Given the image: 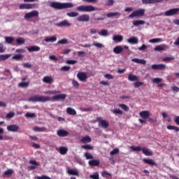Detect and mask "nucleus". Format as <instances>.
Here are the masks:
<instances>
[{
	"label": "nucleus",
	"mask_w": 179,
	"mask_h": 179,
	"mask_svg": "<svg viewBox=\"0 0 179 179\" xmlns=\"http://www.w3.org/2000/svg\"><path fill=\"white\" fill-rule=\"evenodd\" d=\"M41 48L38 46H30L27 48L29 52H37V51H40Z\"/></svg>",
	"instance_id": "nucleus-22"
},
{
	"label": "nucleus",
	"mask_w": 179,
	"mask_h": 179,
	"mask_svg": "<svg viewBox=\"0 0 179 179\" xmlns=\"http://www.w3.org/2000/svg\"><path fill=\"white\" fill-rule=\"evenodd\" d=\"M90 178H92V179H100L98 173H94V174H93V175H90Z\"/></svg>",
	"instance_id": "nucleus-60"
},
{
	"label": "nucleus",
	"mask_w": 179,
	"mask_h": 179,
	"mask_svg": "<svg viewBox=\"0 0 179 179\" xmlns=\"http://www.w3.org/2000/svg\"><path fill=\"white\" fill-rule=\"evenodd\" d=\"M58 152L60 153V155H66V153H68V148L61 146L59 148Z\"/></svg>",
	"instance_id": "nucleus-25"
},
{
	"label": "nucleus",
	"mask_w": 179,
	"mask_h": 179,
	"mask_svg": "<svg viewBox=\"0 0 179 179\" xmlns=\"http://www.w3.org/2000/svg\"><path fill=\"white\" fill-rule=\"evenodd\" d=\"M8 131H10V132H16V131L19 130V126L16 124H11L7 127Z\"/></svg>",
	"instance_id": "nucleus-17"
},
{
	"label": "nucleus",
	"mask_w": 179,
	"mask_h": 179,
	"mask_svg": "<svg viewBox=\"0 0 179 179\" xmlns=\"http://www.w3.org/2000/svg\"><path fill=\"white\" fill-rule=\"evenodd\" d=\"M112 113L113 114H119L120 115H122V114H124V113L122 112V110H121L120 108H115L112 110Z\"/></svg>",
	"instance_id": "nucleus-42"
},
{
	"label": "nucleus",
	"mask_w": 179,
	"mask_h": 179,
	"mask_svg": "<svg viewBox=\"0 0 179 179\" xmlns=\"http://www.w3.org/2000/svg\"><path fill=\"white\" fill-rule=\"evenodd\" d=\"M16 43L17 45H23V44L26 43V40L24 39V38L20 37L16 39Z\"/></svg>",
	"instance_id": "nucleus-30"
},
{
	"label": "nucleus",
	"mask_w": 179,
	"mask_h": 179,
	"mask_svg": "<svg viewBox=\"0 0 179 179\" xmlns=\"http://www.w3.org/2000/svg\"><path fill=\"white\" fill-rule=\"evenodd\" d=\"M5 41L7 44H12L15 41V37L13 36H6Z\"/></svg>",
	"instance_id": "nucleus-31"
},
{
	"label": "nucleus",
	"mask_w": 179,
	"mask_h": 179,
	"mask_svg": "<svg viewBox=\"0 0 179 179\" xmlns=\"http://www.w3.org/2000/svg\"><path fill=\"white\" fill-rule=\"evenodd\" d=\"M148 46L145 44H143L141 47L138 48L139 51H145V50H147Z\"/></svg>",
	"instance_id": "nucleus-62"
},
{
	"label": "nucleus",
	"mask_w": 179,
	"mask_h": 179,
	"mask_svg": "<svg viewBox=\"0 0 179 179\" xmlns=\"http://www.w3.org/2000/svg\"><path fill=\"white\" fill-rule=\"evenodd\" d=\"M78 22H89L90 16L89 15L83 14L77 17Z\"/></svg>",
	"instance_id": "nucleus-12"
},
{
	"label": "nucleus",
	"mask_w": 179,
	"mask_h": 179,
	"mask_svg": "<svg viewBox=\"0 0 179 179\" xmlns=\"http://www.w3.org/2000/svg\"><path fill=\"white\" fill-rule=\"evenodd\" d=\"M66 113L69 114V115H76V110L71 107L66 108Z\"/></svg>",
	"instance_id": "nucleus-28"
},
{
	"label": "nucleus",
	"mask_w": 179,
	"mask_h": 179,
	"mask_svg": "<svg viewBox=\"0 0 179 179\" xmlns=\"http://www.w3.org/2000/svg\"><path fill=\"white\" fill-rule=\"evenodd\" d=\"M99 36H103L104 37H106V36H108V31L107 29H102L99 33Z\"/></svg>",
	"instance_id": "nucleus-41"
},
{
	"label": "nucleus",
	"mask_w": 179,
	"mask_h": 179,
	"mask_svg": "<svg viewBox=\"0 0 179 179\" xmlns=\"http://www.w3.org/2000/svg\"><path fill=\"white\" fill-rule=\"evenodd\" d=\"M130 149L132 150L133 152H141L142 150V148L141 146H131Z\"/></svg>",
	"instance_id": "nucleus-39"
},
{
	"label": "nucleus",
	"mask_w": 179,
	"mask_h": 179,
	"mask_svg": "<svg viewBox=\"0 0 179 179\" xmlns=\"http://www.w3.org/2000/svg\"><path fill=\"white\" fill-rule=\"evenodd\" d=\"M155 51H164L166 49L161 45H157L154 48Z\"/></svg>",
	"instance_id": "nucleus-55"
},
{
	"label": "nucleus",
	"mask_w": 179,
	"mask_h": 179,
	"mask_svg": "<svg viewBox=\"0 0 179 179\" xmlns=\"http://www.w3.org/2000/svg\"><path fill=\"white\" fill-rule=\"evenodd\" d=\"M56 25L58 27H71L72 26V24L71 22H68V20H64L59 23H57Z\"/></svg>",
	"instance_id": "nucleus-11"
},
{
	"label": "nucleus",
	"mask_w": 179,
	"mask_h": 179,
	"mask_svg": "<svg viewBox=\"0 0 179 179\" xmlns=\"http://www.w3.org/2000/svg\"><path fill=\"white\" fill-rule=\"evenodd\" d=\"M179 12V8H171L169 10H166L164 13L165 16H173L177 15Z\"/></svg>",
	"instance_id": "nucleus-8"
},
{
	"label": "nucleus",
	"mask_w": 179,
	"mask_h": 179,
	"mask_svg": "<svg viewBox=\"0 0 179 179\" xmlns=\"http://www.w3.org/2000/svg\"><path fill=\"white\" fill-rule=\"evenodd\" d=\"M142 3L144 5H148V4H150V3H155L154 0H142Z\"/></svg>",
	"instance_id": "nucleus-53"
},
{
	"label": "nucleus",
	"mask_w": 179,
	"mask_h": 179,
	"mask_svg": "<svg viewBox=\"0 0 179 179\" xmlns=\"http://www.w3.org/2000/svg\"><path fill=\"white\" fill-rule=\"evenodd\" d=\"M176 59L174 57H166L163 59L164 62H169L170 61H173Z\"/></svg>",
	"instance_id": "nucleus-49"
},
{
	"label": "nucleus",
	"mask_w": 179,
	"mask_h": 179,
	"mask_svg": "<svg viewBox=\"0 0 179 179\" xmlns=\"http://www.w3.org/2000/svg\"><path fill=\"white\" fill-rule=\"evenodd\" d=\"M25 117L27 118H34V117H36V113H27Z\"/></svg>",
	"instance_id": "nucleus-52"
},
{
	"label": "nucleus",
	"mask_w": 179,
	"mask_h": 179,
	"mask_svg": "<svg viewBox=\"0 0 179 179\" xmlns=\"http://www.w3.org/2000/svg\"><path fill=\"white\" fill-rule=\"evenodd\" d=\"M114 5V0H108L106 3V6H113Z\"/></svg>",
	"instance_id": "nucleus-58"
},
{
	"label": "nucleus",
	"mask_w": 179,
	"mask_h": 179,
	"mask_svg": "<svg viewBox=\"0 0 179 179\" xmlns=\"http://www.w3.org/2000/svg\"><path fill=\"white\" fill-rule=\"evenodd\" d=\"M84 156L87 160H90V159H93V155L89 152H85Z\"/></svg>",
	"instance_id": "nucleus-51"
},
{
	"label": "nucleus",
	"mask_w": 179,
	"mask_h": 179,
	"mask_svg": "<svg viewBox=\"0 0 179 179\" xmlns=\"http://www.w3.org/2000/svg\"><path fill=\"white\" fill-rule=\"evenodd\" d=\"M34 131H36V132H44V131H45V128L36 127L34 128Z\"/></svg>",
	"instance_id": "nucleus-46"
},
{
	"label": "nucleus",
	"mask_w": 179,
	"mask_h": 179,
	"mask_svg": "<svg viewBox=\"0 0 179 179\" xmlns=\"http://www.w3.org/2000/svg\"><path fill=\"white\" fill-rule=\"evenodd\" d=\"M67 173L70 176H77V177H79V171H78V170L69 169L67 171Z\"/></svg>",
	"instance_id": "nucleus-26"
},
{
	"label": "nucleus",
	"mask_w": 179,
	"mask_h": 179,
	"mask_svg": "<svg viewBox=\"0 0 179 179\" xmlns=\"http://www.w3.org/2000/svg\"><path fill=\"white\" fill-rule=\"evenodd\" d=\"M36 178L37 179H51V178H50L45 175H43L42 176H37Z\"/></svg>",
	"instance_id": "nucleus-64"
},
{
	"label": "nucleus",
	"mask_w": 179,
	"mask_h": 179,
	"mask_svg": "<svg viewBox=\"0 0 179 179\" xmlns=\"http://www.w3.org/2000/svg\"><path fill=\"white\" fill-rule=\"evenodd\" d=\"M68 39L66 38H63V39H61L59 40L58 42H57V44H68Z\"/></svg>",
	"instance_id": "nucleus-54"
},
{
	"label": "nucleus",
	"mask_w": 179,
	"mask_h": 179,
	"mask_svg": "<svg viewBox=\"0 0 179 179\" xmlns=\"http://www.w3.org/2000/svg\"><path fill=\"white\" fill-rule=\"evenodd\" d=\"M162 82H163V79L160 78H155L152 80V83H162Z\"/></svg>",
	"instance_id": "nucleus-48"
},
{
	"label": "nucleus",
	"mask_w": 179,
	"mask_h": 179,
	"mask_svg": "<svg viewBox=\"0 0 179 179\" xmlns=\"http://www.w3.org/2000/svg\"><path fill=\"white\" fill-rule=\"evenodd\" d=\"M13 117H15V112H10L6 115V118H7V120H10V118H13Z\"/></svg>",
	"instance_id": "nucleus-45"
},
{
	"label": "nucleus",
	"mask_w": 179,
	"mask_h": 179,
	"mask_svg": "<svg viewBox=\"0 0 179 179\" xmlns=\"http://www.w3.org/2000/svg\"><path fill=\"white\" fill-rule=\"evenodd\" d=\"M40 13L38 10H32L29 13H27L24 17V19H31V17H38Z\"/></svg>",
	"instance_id": "nucleus-7"
},
{
	"label": "nucleus",
	"mask_w": 179,
	"mask_h": 179,
	"mask_svg": "<svg viewBox=\"0 0 179 179\" xmlns=\"http://www.w3.org/2000/svg\"><path fill=\"white\" fill-rule=\"evenodd\" d=\"M162 41H163V39L162 38H155L150 39L149 41V43H152V44H155L156 43H162Z\"/></svg>",
	"instance_id": "nucleus-35"
},
{
	"label": "nucleus",
	"mask_w": 179,
	"mask_h": 179,
	"mask_svg": "<svg viewBox=\"0 0 179 179\" xmlns=\"http://www.w3.org/2000/svg\"><path fill=\"white\" fill-rule=\"evenodd\" d=\"M42 82L43 83H47L48 85H51L54 83V78L52 76H46L43 78Z\"/></svg>",
	"instance_id": "nucleus-9"
},
{
	"label": "nucleus",
	"mask_w": 179,
	"mask_h": 179,
	"mask_svg": "<svg viewBox=\"0 0 179 179\" xmlns=\"http://www.w3.org/2000/svg\"><path fill=\"white\" fill-rule=\"evenodd\" d=\"M113 16H118V17H120V16H121V13H108L106 14L107 17H113Z\"/></svg>",
	"instance_id": "nucleus-36"
},
{
	"label": "nucleus",
	"mask_w": 179,
	"mask_h": 179,
	"mask_svg": "<svg viewBox=\"0 0 179 179\" xmlns=\"http://www.w3.org/2000/svg\"><path fill=\"white\" fill-rule=\"evenodd\" d=\"M128 80H130L131 82H135L136 80H138V76L133 75V74H129L128 76Z\"/></svg>",
	"instance_id": "nucleus-33"
},
{
	"label": "nucleus",
	"mask_w": 179,
	"mask_h": 179,
	"mask_svg": "<svg viewBox=\"0 0 179 179\" xmlns=\"http://www.w3.org/2000/svg\"><path fill=\"white\" fill-rule=\"evenodd\" d=\"M77 78L80 80L81 82H86L87 80V74L85 72H79L77 74Z\"/></svg>",
	"instance_id": "nucleus-10"
},
{
	"label": "nucleus",
	"mask_w": 179,
	"mask_h": 179,
	"mask_svg": "<svg viewBox=\"0 0 179 179\" xmlns=\"http://www.w3.org/2000/svg\"><path fill=\"white\" fill-rule=\"evenodd\" d=\"M50 8L53 9H57V10H62V9H69L71 8H73V3H61L58 1H52L50 4Z\"/></svg>",
	"instance_id": "nucleus-2"
},
{
	"label": "nucleus",
	"mask_w": 179,
	"mask_h": 179,
	"mask_svg": "<svg viewBox=\"0 0 179 179\" xmlns=\"http://www.w3.org/2000/svg\"><path fill=\"white\" fill-rule=\"evenodd\" d=\"M81 143H90L92 142V138L89 136H85L80 140Z\"/></svg>",
	"instance_id": "nucleus-23"
},
{
	"label": "nucleus",
	"mask_w": 179,
	"mask_h": 179,
	"mask_svg": "<svg viewBox=\"0 0 179 179\" xmlns=\"http://www.w3.org/2000/svg\"><path fill=\"white\" fill-rule=\"evenodd\" d=\"M71 69V66H64L60 69V71L63 72H68Z\"/></svg>",
	"instance_id": "nucleus-50"
},
{
	"label": "nucleus",
	"mask_w": 179,
	"mask_h": 179,
	"mask_svg": "<svg viewBox=\"0 0 179 179\" xmlns=\"http://www.w3.org/2000/svg\"><path fill=\"white\" fill-rule=\"evenodd\" d=\"M141 151L145 156H153V152L147 148H143Z\"/></svg>",
	"instance_id": "nucleus-18"
},
{
	"label": "nucleus",
	"mask_w": 179,
	"mask_h": 179,
	"mask_svg": "<svg viewBox=\"0 0 179 179\" xmlns=\"http://www.w3.org/2000/svg\"><path fill=\"white\" fill-rule=\"evenodd\" d=\"M90 166H100V161L99 159H92L88 162Z\"/></svg>",
	"instance_id": "nucleus-21"
},
{
	"label": "nucleus",
	"mask_w": 179,
	"mask_h": 179,
	"mask_svg": "<svg viewBox=\"0 0 179 179\" xmlns=\"http://www.w3.org/2000/svg\"><path fill=\"white\" fill-rule=\"evenodd\" d=\"M145 22L142 20H138L133 22V25L136 27H138V26H140L141 24H145Z\"/></svg>",
	"instance_id": "nucleus-29"
},
{
	"label": "nucleus",
	"mask_w": 179,
	"mask_h": 179,
	"mask_svg": "<svg viewBox=\"0 0 179 179\" xmlns=\"http://www.w3.org/2000/svg\"><path fill=\"white\" fill-rule=\"evenodd\" d=\"M142 85H143V83L139 82V81H137L134 83V86L136 89H138V87H139L140 86H142Z\"/></svg>",
	"instance_id": "nucleus-56"
},
{
	"label": "nucleus",
	"mask_w": 179,
	"mask_h": 179,
	"mask_svg": "<svg viewBox=\"0 0 179 179\" xmlns=\"http://www.w3.org/2000/svg\"><path fill=\"white\" fill-rule=\"evenodd\" d=\"M113 40H114V41H118L119 43H121V41L124 40V37H122L121 35H115L113 36Z\"/></svg>",
	"instance_id": "nucleus-34"
},
{
	"label": "nucleus",
	"mask_w": 179,
	"mask_h": 179,
	"mask_svg": "<svg viewBox=\"0 0 179 179\" xmlns=\"http://www.w3.org/2000/svg\"><path fill=\"white\" fill-rule=\"evenodd\" d=\"M82 149H85V150H93L94 148L89 144L84 145L81 146Z\"/></svg>",
	"instance_id": "nucleus-37"
},
{
	"label": "nucleus",
	"mask_w": 179,
	"mask_h": 179,
	"mask_svg": "<svg viewBox=\"0 0 179 179\" xmlns=\"http://www.w3.org/2000/svg\"><path fill=\"white\" fill-rule=\"evenodd\" d=\"M38 8L37 3H22L19 6V9H36Z\"/></svg>",
	"instance_id": "nucleus-6"
},
{
	"label": "nucleus",
	"mask_w": 179,
	"mask_h": 179,
	"mask_svg": "<svg viewBox=\"0 0 179 179\" xmlns=\"http://www.w3.org/2000/svg\"><path fill=\"white\" fill-rule=\"evenodd\" d=\"M10 56V55H0V62H1V61H6Z\"/></svg>",
	"instance_id": "nucleus-38"
},
{
	"label": "nucleus",
	"mask_w": 179,
	"mask_h": 179,
	"mask_svg": "<svg viewBox=\"0 0 179 179\" xmlns=\"http://www.w3.org/2000/svg\"><path fill=\"white\" fill-rule=\"evenodd\" d=\"M77 10L78 12H94V10H99V8L94 7L93 6H80L77 7Z\"/></svg>",
	"instance_id": "nucleus-3"
},
{
	"label": "nucleus",
	"mask_w": 179,
	"mask_h": 179,
	"mask_svg": "<svg viewBox=\"0 0 179 179\" xmlns=\"http://www.w3.org/2000/svg\"><path fill=\"white\" fill-rule=\"evenodd\" d=\"M96 121L99 122V127H101L104 129H107V127H110V124L106 120H103L101 117H97Z\"/></svg>",
	"instance_id": "nucleus-5"
},
{
	"label": "nucleus",
	"mask_w": 179,
	"mask_h": 179,
	"mask_svg": "<svg viewBox=\"0 0 179 179\" xmlns=\"http://www.w3.org/2000/svg\"><path fill=\"white\" fill-rule=\"evenodd\" d=\"M29 82H21L18 84V86L19 87H22V89H26L27 87H29Z\"/></svg>",
	"instance_id": "nucleus-32"
},
{
	"label": "nucleus",
	"mask_w": 179,
	"mask_h": 179,
	"mask_svg": "<svg viewBox=\"0 0 179 179\" xmlns=\"http://www.w3.org/2000/svg\"><path fill=\"white\" fill-rule=\"evenodd\" d=\"M22 55L18 54V55H14L12 58L13 59H16V61H18V59H20L22 58Z\"/></svg>",
	"instance_id": "nucleus-61"
},
{
	"label": "nucleus",
	"mask_w": 179,
	"mask_h": 179,
	"mask_svg": "<svg viewBox=\"0 0 179 179\" xmlns=\"http://www.w3.org/2000/svg\"><path fill=\"white\" fill-rule=\"evenodd\" d=\"M132 62H136V64H141V65H146V60L140 59L138 58H134L131 59Z\"/></svg>",
	"instance_id": "nucleus-24"
},
{
	"label": "nucleus",
	"mask_w": 179,
	"mask_h": 179,
	"mask_svg": "<svg viewBox=\"0 0 179 179\" xmlns=\"http://www.w3.org/2000/svg\"><path fill=\"white\" fill-rule=\"evenodd\" d=\"M57 135L58 136H60V138H65V136H68L69 135V132L64 129H59L57 131Z\"/></svg>",
	"instance_id": "nucleus-14"
},
{
	"label": "nucleus",
	"mask_w": 179,
	"mask_h": 179,
	"mask_svg": "<svg viewBox=\"0 0 179 179\" xmlns=\"http://www.w3.org/2000/svg\"><path fill=\"white\" fill-rule=\"evenodd\" d=\"M152 69L154 71H164L166 69V65L165 64H152L151 66Z\"/></svg>",
	"instance_id": "nucleus-13"
},
{
	"label": "nucleus",
	"mask_w": 179,
	"mask_h": 179,
	"mask_svg": "<svg viewBox=\"0 0 179 179\" xmlns=\"http://www.w3.org/2000/svg\"><path fill=\"white\" fill-rule=\"evenodd\" d=\"M118 153H120V149L115 148L110 152V156H114V155H118Z\"/></svg>",
	"instance_id": "nucleus-47"
},
{
	"label": "nucleus",
	"mask_w": 179,
	"mask_h": 179,
	"mask_svg": "<svg viewBox=\"0 0 179 179\" xmlns=\"http://www.w3.org/2000/svg\"><path fill=\"white\" fill-rule=\"evenodd\" d=\"M143 163H145V164H148L149 166H156L157 164L153 159L147 158L143 159Z\"/></svg>",
	"instance_id": "nucleus-15"
},
{
	"label": "nucleus",
	"mask_w": 179,
	"mask_h": 179,
	"mask_svg": "<svg viewBox=\"0 0 179 179\" xmlns=\"http://www.w3.org/2000/svg\"><path fill=\"white\" fill-rule=\"evenodd\" d=\"M13 173H15V171H13V169H8L7 171H4L3 175L9 176H12Z\"/></svg>",
	"instance_id": "nucleus-43"
},
{
	"label": "nucleus",
	"mask_w": 179,
	"mask_h": 179,
	"mask_svg": "<svg viewBox=\"0 0 179 179\" xmlns=\"http://www.w3.org/2000/svg\"><path fill=\"white\" fill-rule=\"evenodd\" d=\"M93 45L97 48H103V47H104V45L100 43H93Z\"/></svg>",
	"instance_id": "nucleus-59"
},
{
	"label": "nucleus",
	"mask_w": 179,
	"mask_h": 179,
	"mask_svg": "<svg viewBox=\"0 0 179 179\" xmlns=\"http://www.w3.org/2000/svg\"><path fill=\"white\" fill-rule=\"evenodd\" d=\"M66 63H67L69 65H75V64L78 63V61H76V60H66Z\"/></svg>",
	"instance_id": "nucleus-57"
},
{
	"label": "nucleus",
	"mask_w": 179,
	"mask_h": 179,
	"mask_svg": "<svg viewBox=\"0 0 179 179\" xmlns=\"http://www.w3.org/2000/svg\"><path fill=\"white\" fill-rule=\"evenodd\" d=\"M127 42L129 43V44H138V43H139V40L136 36H133L127 39Z\"/></svg>",
	"instance_id": "nucleus-19"
},
{
	"label": "nucleus",
	"mask_w": 179,
	"mask_h": 179,
	"mask_svg": "<svg viewBox=\"0 0 179 179\" xmlns=\"http://www.w3.org/2000/svg\"><path fill=\"white\" fill-rule=\"evenodd\" d=\"M145 15V9L141 8L137 10L134 11L131 14L129 15V17H141Z\"/></svg>",
	"instance_id": "nucleus-4"
},
{
	"label": "nucleus",
	"mask_w": 179,
	"mask_h": 179,
	"mask_svg": "<svg viewBox=\"0 0 179 179\" xmlns=\"http://www.w3.org/2000/svg\"><path fill=\"white\" fill-rule=\"evenodd\" d=\"M45 43H55L57 41V37L55 36H53L52 37H47L45 38Z\"/></svg>",
	"instance_id": "nucleus-27"
},
{
	"label": "nucleus",
	"mask_w": 179,
	"mask_h": 179,
	"mask_svg": "<svg viewBox=\"0 0 179 179\" xmlns=\"http://www.w3.org/2000/svg\"><path fill=\"white\" fill-rule=\"evenodd\" d=\"M72 85L74 86V87H79V83L76 80H72Z\"/></svg>",
	"instance_id": "nucleus-63"
},
{
	"label": "nucleus",
	"mask_w": 179,
	"mask_h": 179,
	"mask_svg": "<svg viewBox=\"0 0 179 179\" xmlns=\"http://www.w3.org/2000/svg\"><path fill=\"white\" fill-rule=\"evenodd\" d=\"M65 99H66V94H57L56 96H54L52 99L50 96L35 95V96H31L29 99V101H34L35 103L36 102L45 103L47 101H58V100H60L61 101H64Z\"/></svg>",
	"instance_id": "nucleus-1"
},
{
	"label": "nucleus",
	"mask_w": 179,
	"mask_h": 179,
	"mask_svg": "<svg viewBox=\"0 0 179 179\" xmlns=\"http://www.w3.org/2000/svg\"><path fill=\"white\" fill-rule=\"evenodd\" d=\"M119 107H120V108L124 110V111H129V107L125 105V103L119 104Z\"/></svg>",
	"instance_id": "nucleus-40"
},
{
	"label": "nucleus",
	"mask_w": 179,
	"mask_h": 179,
	"mask_svg": "<svg viewBox=\"0 0 179 179\" xmlns=\"http://www.w3.org/2000/svg\"><path fill=\"white\" fill-rule=\"evenodd\" d=\"M124 51V48L121 45H117L113 48V52L115 54H121Z\"/></svg>",
	"instance_id": "nucleus-20"
},
{
	"label": "nucleus",
	"mask_w": 179,
	"mask_h": 179,
	"mask_svg": "<svg viewBox=\"0 0 179 179\" xmlns=\"http://www.w3.org/2000/svg\"><path fill=\"white\" fill-rule=\"evenodd\" d=\"M66 15L69 17H76V16H79V13L76 12L67 13Z\"/></svg>",
	"instance_id": "nucleus-44"
},
{
	"label": "nucleus",
	"mask_w": 179,
	"mask_h": 179,
	"mask_svg": "<svg viewBox=\"0 0 179 179\" xmlns=\"http://www.w3.org/2000/svg\"><path fill=\"white\" fill-rule=\"evenodd\" d=\"M140 117H141V118H143V120H148V118H149L150 117V113L149 111L148 110H142L140 113H139Z\"/></svg>",
	"instance_id": "nucleus-16"
}]
</instances>
